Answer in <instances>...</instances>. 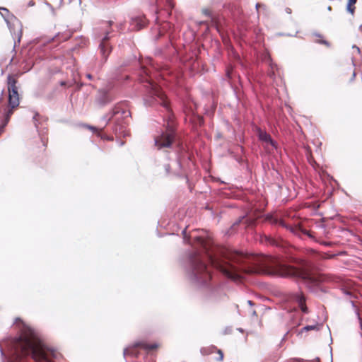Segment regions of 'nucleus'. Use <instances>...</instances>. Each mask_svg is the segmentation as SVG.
Here are the masks:
<instances>
[{"instance_id": "obj_1", "label": "nucleus", "mask_w": 362, "mask_h": 362, "mask_svg": "<svg viewBox=\"0 0 362 362\" xmlns=\"http://www.w3.org/2000/svg\"><path fill=\"white\" fill-rule=\"evenodd\" d=\"M187 227L182 231L183 241L192 248L187 255V273L190 282L201 291L206 305H215L226 296L218 272L235 281L243 280L247 274L257 272L255 269L244 264L240 254L217 257L210 239L187 234Z\"/></svg>"}, {"instance_id": "obj_2", "label": "nucleus", "mask_w": 362, "mask_h": 362, "mask_svg": "<svg viewBox=\"0 0 362 362\" xmlns=\"http://www.w3.org/2000/svg\"><path fill=\"white\" fill-rule=\"evenodd\" d=\"M136 63L141 66L139 80L141 83H145L144 86L147 91V95L144 99V105L151 106L154 103H158L166 110V113L163 115L164 129L161 130L160 134L155 137V146L158 150L171 148L177 139L174 115L170 109L165 95L160 86L153 80L149 69L141 65L139 62Z\"/></svg>"}, {"instance_id": "obj_3", "label": "nucleus", "mask_w": 362, "mask_h": 362, "mask_svg": "<svg viewBox=\"0 0 362 362\" xmlns=\"http://www.w3.org/2000/svg\"><path fill=\"white\" fill-rule=\"evenodd\" d=\"M282 267L286 269L287 276L300 281L310 292L318 294L328 291L327 288L323 285L327 278L315 272L306 262L298 261L296 264H282Z\"/></svg>"}, {"instance_id": "obj_4", "label": "nucleus", "mask_w": 362, "mask_h": 362, "mask_svg": "<svg viewBox=\"0 0 362 362\" xmlns=\"http://www.w3.org/2000/svg\"><path fill=\"white\" fill-rule=\"evenodd\" d=\"M8 83V106L4 108L2 115L4 117L5 123L9 122L11 115L13 114L14 110L19 106V94L18 87L16 86L17 80L12 76L8 75L7 77Z\"/></svg>"}, {"instance_id": "obj_5", "label": "nucleus", "mask_w": 362, "mask_h": 362, "mask_svg": "<svg viewBox=\"0 0 362 362\" xmlns=\"http://www.w3.org/2000/svg\"><path fill=\"white\" fill-rule=\"evenodd\" d=\"M264 221L270 223L272 225L281 226L286 228L287 230H288L290 232H291L294 235H296L301 238H303L304 236H307L312 239L314 238L313 235L309 231L305 230V228H303L300 226L288 225L284 222V221L281 218H280L277 216H275L274 214H267L264 217Z\"/></svg>"}, {"instance_id": "obj_6", "label": "nucleus", "mask_w": 362, "mask_h": 362, "mask_svg": "<svg viewBox=\"0 0 362 362\" xmlns=\"http://www.w3.org/2000/svg\"><path fill=\"white\" fill-rule=\"evenodd\" d=\"M158 347V344L157 343L148 344L145 341H136L132 345L125 348L123 351L124 357L127 355H131L134 357H137L139 354L137 351L138 349H142L146 351H152L155 350Z\"/></svg>"}, {"instance_id": "obj_7", "label": "nucleus", "mask_w": 362, "mask_h": 362, "mask_svg": "<svg viewBox=\"0 0 362 362\" xmlns=\"http://www.w3.org/2000/svg\"><path fill=\"white\" fill-rule=\"evenodd\" d=\"M110 31H106L103 37L100 40L98 45V50L103 58V63H105L110 54L112 52V47L109 42L110 39Z\"/></svg>"}, {"instance_id": "obj_8", "label": "nucleus", "mask_w": 362, "mask_h": 362, "mask_svg": "<svg viewBox=\"0 0 362 362\" xmlns=\"http://www.w3.org/2000/svg\"><path fill=\"white\" fill-rule=\"evenodd\" d=\"M153 12L155 15V23L158 25V35L157 39L163 36L165 33L170 32L173 28V25L168 21H163L161 24L160 11L157 6H154Z\"/></svg>"}, {"instance_id": "obj_9", "label": "nucleus", "mask_w": 362, "mask_h": 362, "mask_svg": "<svg viewBox=\"0 0 362 362\" xmlns=\"http://www.w3.org/2000/svg\"><path fill=\"white\" fill-rule=\"evenodd\" d=\"M285 300L289 303H295L303 313H308V308L305 305V297L302 293H290L285 296Z\"/></svg>"}, {"instance_id": "obj_10", "label": "nucleus", "mask_w": 362, "mask_h": 362, "mask_svg": "<svg viewBox=\"0 0 362 362\" xmlns=\"http://www.w3.org/2000/svg\"><path fill=\"white\" fill-rule=\"evenodd\" d=\"M115 99L112 92L106 88H100L95 95V103L99 107H104Z\"/></svg>"}, {"instance_id": "obj_11", "label": "nucleus", "mask_w": 362, "mask_h": 362, "mask_svg": "<svg viewBox=\"0 0 362 362\" xmlns=\"http://www.w3.org/2000/svg\"><path fill=\"white\" fill-rule=\"evenodd\" d=\"M120 114L124 118L127 117H131L130 111L122 107V104H117L114 108L109 112L108 115H105L103 119L106 121V124H108L110 121L117 115Z\"/></svg>"}, {"instance_id": "obj_12", "label": "nucleus", "mask_w": 362, "mask_h": 362, "mask_svg": "<svg viewBox=\"0 0 362 362\" xmlns=\"http://www.w3.org/2000/svg\"><path fill=\"white\" fill-rule=\"evenodd\" d=\"M259 240L261 243L275 247H282L284 240L281 238L273 237L265 234H259Z\"/></svg>"}, {"instance_id": "obj_13", "label": "nucleus", "mask_w": 362, "mask_h": 362, "mask_svg": "<svg viewBox=\"0 0 362 362\" xmlns=\"http://www.w3.org/2000/svg\"><path fill=\"white\" fill-rule=\"evenodd\" d=\"M240 223L244 224L245 228H253L256 224V220L252 217H247V216H240L236 220L230 227V230H235V228Z\"/></svg>"}, {"instance_id": "obj_14", "label": "nucleus", "mask_w": 362, "mask_h": 362, "mask_svg": "<svg viewBox=\"0 0 362 362\" xmlns=\"http://www.w3.org/2000/svg\"><path fill=\"white\" fill-rule=\"evenodd\" d=\"M257 134L259 140L266 144L271 145L274 148H277V143L272 138L271 135L267 132L257 128Z\"/></svg>"}, {"instance_id": "obj_15", "label": "nucleus", "mask_w": 362, "mask_h": 362, "mask_svg": "<svg viewBox=\"0 0 362 362\" xmlns=\"http://www.w3.org/2000/svg\"><path fill=\"white\" fill-rule=\"evenodd\" d=\"M147 20L145 16H136L132 18V25L133 28L140 30L147 24Z\"/></svg>"}, {"instance_id": "obj_16", "label": "nucleus", "mask_w": 362, "mask_h": 362, "mask_svg": "<svg viewBox=\"0 0 362 362\" xmlns=\"http://www.w3.org/2000/svg\"><path fill=\"white\" fill-rule=\"evenodd\" d=\"M0 13L7 23L8 28L11 31V28L9 23V17L11 16V18H15L14 16L10 14L8 9L5 7H0Z\"/></svg>"}, {"instance_id": "obj_17", "label": "nucleus", "mask_w": 362, "mask_h": 362, "mask_svg": "<svg viewBox=\"0 0 362 362\" xmlns=\"http://www.w3.org/2000/svg\"><path fill=\"white\" fill-rule=\"evenodd\" d=\"M191 121L193 125V128L197 129L198 127H200L204 124V118L203 117L199 115H194L192 118Z\"/></svg>"}, {"instance_id": "obj_18", "label": "nucleus", "mask_w": 362, "mask_h": 362, "mask_svg": "<svg viewBox=\"0 0 362 362\" xmlns=\"http://www.w3.org/2000/svg\"><path fill=\"white\" fill-rule=\"evenodd\" d=\"M260 59L262 62L267 63L269 66H271L272 68L273 66H276V64L272 62L270 54L267 52H263L260 54Z\"/></svg>"}, {"instance_id": "obj_19", "label": "nucleus", "mask_w": 362, "mask_h": 362, "mask_svg": "<svg viewBox=\"0 0 362 362\" xmlns=\"http://www.w3.org/2000/svg\"><path fill=\"white\" fill-rule=\"evenodd\" d=\"M357 0H348L347 4H346V11L351 15H354L355 11V6L354 5L356 4Z\"/></svg>"}, {"instance_id": "obj_20", "label": "nucleus", "mask_w": 362, "mask_h": 362, "mask_svg": "<svg viewBox=\"0 0 362 362\" xmlns=\"http://www.w3.org/2000/svg\"><path fill=\"white\" fill-rule=\"evenodd\" d=\"M275 69H277L276 66H273L272 68L269 66V69L267 71V76L272 80H274L276 78V74H275Z\"/></svg>"}, {"instance_id": "obj_21", "label": "nucleus", "mask_w": 362, "mask_h": 362, "mask_svg": "<svg viewBox=\"0 0 362 362\" xmlns=\"http://www.w3.org/2000/svg\"><path fill=\"white\" fill-rule=\"evenodd\" d=\"M202 13L206 16L210 18L212 22L216 23V21L215 18L212 16L211 11L208 8H203L202 10Z\"/></svg>"}, {"instance_id": "obj_22", "label": "nucleus", "mask_w": 362, "mask_h": 362, "mask_svg": "<svg viewBox=\"0 0 362 362\" xmlns=\"http://www.w3.org/2000/svg\"><path fill=\"white\" fill-rule=\"evenodd\" d=\"M21 37H22V30H21V29H20L18 33L17 40L14 39V45H13V52H15L16 47L20 43Z\"/></svg>"}, {"instance_id": "obj_23", "label": "nucleus", "mask_w": 362, "mask_h": 362, "mask_svg": "<svg viewBox=\"0 0 362 362\" xmlns=\"http://www.w3.org/2000/svg\"><path fill=\"white\" fill-rule=\"evenodd\" d=\"M314 329H317V325H306L302 328L301 332H303L304 331L307 332V331L314 330Z\"/></svg>"}, {"instance_id": "obj_24", "label": "nucleus", "mask_w": 362, "mask_h": 362, "mask_svg": "<svg viewBox=\"0 0 362 362\" xmlns=\"http://www.w3.org/2000/svg\"><path fill=\"white\" fill-rule=\"evenodd\" d=\"M355 314H356V317H357V319H358V322H359L360 328H361V331H362V320H361V317H360L359 310H358V309H356V310H355ZM360 335H361V337H362V332H361Z\"/></svg>"}, {"instance_id": "obj_25", "label": "nucleus", "mask_w": 362, "mask_h": 362, "mask_svg": "<svg viewBox=\"0 0 362 362\" xmlns=\"http://www.w3.org/2000/svg\"><path fill=\"white\" fill-rule=\"evenodd\" d=\"M83 126L84 127L91 130L93 133H96L98 132L97 127H95L94 126H91V125H89V124H83Z\"/></svg>"}, {"instance_id": "obj_26", "label": "nucleus", "mask_w": 362, "mask_h": 362, "mask_svg": "<svg viewBox=\"0 0 362 362\" xmlns=\"http://www.w3.org/2000/svg\"><path fill=\"white\" fill-rule=\"evenodd\" d=\"M57 37V35H56L54 37L46 38L45 40L42 42V45H45L46 43H49L54 40Z\"/></svg>"}, {"instance_id": "obj_27", "label": "nucleus", "mask_w": 362, "mask_h": 362, "mask_svg": "<svg viewBox=\"0 0 362 362\" xmlns=\"http://www.w3.org/2000/svg\"><path fill=\"white\" fill-rule=\"evenodd\" d=\"M317 43L321 44V45H325L327 47H329L330 46V43L328 41H327L326 40H317Z\"/></svg>"}, {"instance_id": "obj_28", "label": "nucleus", "mask_w": 362, "mask_h": 362, "mask_svg": "<svg viewBox=\"0 0 362 362\" xmlns=\"http://www.w3.org/2000/svg\"><path fill=\"white\" fill-rule=\"evenodd\" d=\"M256 10L258 11L259 8H262L263 9H266V6L264 4H262L259 3H257L255 5Z\"/></svg>"}, {"instance_id": "obj_29", "label": "nucleus", "mask_w": 362, "mask_h": 362, "mask_svg": "<svg viewBox=\"0 0 362 362\" xmlns=\"http://www.w3.org/2000/svg\"><path fill=\"white\" fill-rule=\"evenodd\" d=\"M117 131H119L120 134L123 133L124 132L123 125L119 124V125L117 126L115 132H117Z\"/></svg>"}, {"instance_id": "obj_30", "label": "nucleus", "mask_w": 362, "mask_h": 362, "mask_svg": "<svg viewBox=\"0 0 362 362\" xmlns=\"http://www.w3.org/2000/svg\"><path fill=\"white\" fill-rule=\"evenodd\" d=\"M218 354H219V357L217 358V361H222L223 358V353L221 349L218 350Z\"/></svg>"}, {"instance_id": "obj_31", "label": "nucleus", "mask_w": 362, "mask_h": 362, "mask_svg": "<svg viewBox=\"0 0 362 362\" xmlns=\"http://www.w3.org/2000/svg\"><path fill=\"white\" fill-rule=\"evenodd\" d=\"M164 168H165L166 174L168 175L170 173V164H165L164 165Z\"/></svg>"}, {"instance_id": "obj_32", "label": "nucleus", "mask_w": 362, "mask_h": 362, "mask_svg": "<svg viewBox=\"0 0 362 362\" xmlns=\"http://www.w3.org/2000/svg\"><path fill=\"white\" fill-rule=\"evenodd\" d=\"M343 291V293L346 296H351V292L348 290L347 288H343L341 289Z\"/></svg>"}, {"instance_id": "obj_33", "label": "nucleus", "mask_w": 362, "mask_h": 362, "mask_svg": "<svg viewBox=\"0 0 362 362\" xmlns=\"http://www.w3.org/2000/svg\"><path fill=\"white\" fill-rule=\"evenodd\" d=\"M38 116H39V114L37 112H35V115L33 117V119L35 127H37L36 121H37V117H38Z\"/></svg>"}, {"instance_id": "obj_34", "label": "nucleus", "mask_w": 362, "mask_h": 362, "mask_svg": "<svg viewBox=\"0 0 362 362\" xmlns=\"http://www.w3.org/2000/svg\"><path fill=\"white\" fill-rule=\"evenodd\" d=\"M334 257H335V255H329L325 254L324 256L322 257V258H324V259H329V258H332Z\"/></svg>"}, {"instance_id": "obj_35", "label": "nucleus", "mask_w": 362, "mask_h": 362, "mask_svg": "<svg viewBox=\"0 0 362 362\" xmlns=\"http://www.w3.org/2000/svg\"><path fill=\"white\" fill-rule=\"evenodd\" d=\"M84 84L83 83H78L76 84V90H80Z\"/></svg>"}, {"instance_id": "obj_36", "label": "nucleus", "mask_w": 362, "mask_h": 362, "mask_svg": "<svg viewBox=\"0 0 362 362\" xmlns=\"http://www.w3.org/2000/svg\"><path fill=\"white\" fill-rule=\"evenodd\" d=\"M321 244L323 245H325V246H330L332 245L331 243H329V242H321Z\"/></svg>"}, {"instance_id": "obj_37", "label": "nucleus", "mask_w": 362, "mask_h": 362, "mask_svg": "<svg viewBox=\"0 0 362 362\" xmlns=\"http://www.w3.org/2000/svg\"><path fill=\"white\" fill-rule=\"evenodd\" d=\"M35 5V1L33 0L29 1L28 6H33Z\"/></svg>"}, {"instance_id": "obj_38", "label": "nucleus", "mask_w": 362, "mask_h": 362, "mask_svg": "<svg viewBox=\"0 0 362 362\" xmlns=\"http://www.w3.org/2000/svg\"><path fill=\"white\" fill-rule=\"evenodd\" d=\"M45 4L47 5V6H48L52 11H54V8L53 6L48 2H45Z\"/></svg>"}, {"instance_id": "obj_39", "label": "nucleus", "mask_w": 362, "mask_h": 362, "mask_svg": "<svg viewBox=\"0 0 362 362\" xmlns=\"http://www.w3.org/2000/svg\"><path fill=\"white\" fill-rule=\"evenodd\" d=\"M177 146H178V148H180V150L181 151L185 150L184 147H183V146H182V144L181 143H178Z\"/></svg>"}, {"instance_id": "obj_40", "label": "nucleus", "mask_w": 362, "mask_h": 362, "mask_svg": "<svg viewBox=\"0 0 362 362\" xmlns=\"http://www.w3.org/2000/svg\"><path fill=\"white\" fill-rule=\"evenodd\" d=\"M86 76L89 80H92L93 79V76L90 74H86Z\"/></svg>"}, {"instance_id": "obj_41", "label": "nucleus", "mask_w": 362, "mask_h": 362, "mask_svg": "<svg viewBox=\"0 0 362 362\" xmlns=\"http://www.w3.org/2000/svg\"><path fill=\"white\" fill-rule=\"evenodd\" d=\"M177 163L180 168H182V163L179 158H177Z\"/></svg>"}, {"instance_id": "obj_42", "label": "nucleus", "mask_w": 362, "mask_h": 362, "mask_svg": "<svg viewBox=\"0 0 362 362\" xmlns=\"http://www.w3.org/2000/svg\"><path fill=\"white\" fill-rule=\"evenodd\" d=\"M356 73L354 71L351 78H350V81H353L355 79Z\"/></svg>"}, {"instance_id": "obj_43", "label": "nucleus", "mask_w": 362, "mask_h": 362, "mask_svg": "<svg viewBox=\"0 0 362 362\" xmlns=\"http://www.w3.org/2000/svg\"><path fill=\"white\" fill-rule=\"evenodd\" d=\"M59 84L62 86H65L66 85V83L64 81H60Z\"/></svg>"}, {"instance_id": "obj_44", "label": "nucleus", "mask_w": 362, "mask_h": 362, "mask_svg": "<svg viewBox=\"0 0 362 362\" xmlns=\"http://www.w3.org/2000/svg\"><path fill=\"white\" fill-rule=\"evenodd\" d=\"M291 9L290 8H286V12L288 14L291 13Z\"/></svg>"}, {"instance_id": "obj_45", "label": "nucleus", "mask_w": 362, "mask_h": 362, "mask_svg": "<svg viewBox=\"0 0 362 362\" xmlns=\"http://www.w3.org/2000/svg\"><path fill=\"white\" fill-rule=\"evenodd\" d=\"M288 332H287L284 334V336L283 337V338H282V339H281V341H283L286 340V336L288 334Z\"/></svg>"}, {"instance_id": "obj_46", "label": "nucleus", "mask_w": 362, "mask_h": 362, "mask_svg": "<svg viewBox=\"0 0 362 362\" xmlns=\"http://www.w3.org/2000/svg\"><path fill=\"white\" fill-rule=\"evenodd\" d=\"M247 303H248V305H250V306H252V305H254L253 302H252V300H247Z\"/></svg>"}, {"instance_id": "obj_47", "label": "nucleus", "mask_w": 362, "mask_h": 362, "mask_svg": "<svg viewBox=\"0 0 362 362\" xmlns=\"http://www.w3.org/2000/svg\"><path fill=\"white\" fill-rule=\"evenodd\" d=\"M315 36L317 37H322V35L320 34V33H314L313 34Z\"/></svg>"}, {"instance_id": "obj_48", "label": "nucleus", "mask_w": 362, "mask_h": 362, "mask_svg": "<svg viewBox=\"0 0 362 362\" xmlns=\"http://www.w3.org/2000/svg\"><path fill=\"white\" fill-rule=\"evenodd\" d=\"M330 356H331V362H332V348H330Z\"/></svg>"}, {"instance_id": "obj_49", "label": "nucleus", "mask_w": 362, "mask_h": 362, "mask_svg": "<svg viewBox=\"0 0 362 362\" xmlns=\"http://www.w3.org/2000/svg\"><path fill=\"white\" fill-rule=\"evenodd\" d=\"M107 23L110 26H112V25L113 24V21H109Z\"/></svg>"}, {"instance_id": "obj_50", "label": "nucleus", "mask_w": 362, "mask_h": 362, "mask_svg": "<svg viewBox=\"0 0 362 362\" xmlns=\"http://www.w3.org/2000/svg\"><path fill=\"white\" fill-rule=\"evenodd\" d=\"M3 94H4V90H1V95H0V101H1V99H2Z\"/></svg>"}, {"instance_id": "obj_51", "label": "nucleus", "mask_w": 362, "mask_h": 362, "mask_svg": "<svg viewBox=\"0 0 362 362\" xmlns=\"http://www.w3.org/2000/svg\"><path fill=\"white\" fill-rule=\"evenodd\" d=\"M353 48H356L358 52H360V49H359V48L357 46L354 45Z\"/></svg>"}, {"instance_id": "obj_52", "label": "nucleus", "mask_w": 362, "mask_h": 362, "mask_svg": "<svg viewBox=\"0 0 362 362\" xmlns=\"http://www.w3.org/2000/svg\"><path fill=\"white\" fill-rule=\"evenodd\" d=\"M351 305L353 308H356L355 303L354 301H351Z\"/></svg>"}, {"instance_id": "obj_53", "label": "nucleus", "mask_w": 362, "mask_h": 362, "mask_svg": "<svg viewBox=\"0 0 362 362\" xmlns=\"http://www.w3.org/2000/svg\"><path fill=\"white\" fill-rule=\"evenodd\" d=\"M164 13H165V15H167V16H170V13H169L168 11H164Z\"/></svg>"}, {"instance_id": "obj_54", "label": "nucleus", "mask_w": 362, "mask_h": 362, "mask_svg": "<svg viewBox=\"0 0 362 362\" xmlns=\"http://www.w3.org/2000/svg\"><path fill=\"white\" fill-rule=\"evenodd\" d=\"M164 71H166L168 74H170L171 73V71L169 69H166Z\"/></svg>"}, {"instance_id": "obj_55", "label": "nucleus", "mask_w": 362, "mask_h": 362, "mask_svg": "<svg viewBox=\"0 0 362 362\" xmlns=\"http://www.w3.org/2000/svg\"><path fill=\"white\" fill-rule=\"evenodd\" d=\"M238 330L240 332H243V329L242 328H238Z\"/></svg>"}, {"instance_id": "obj_56", "label": "nucleus", "mask_w": 362, "mask_h": 362, "mask_svg": "<svg viewBox=\"0 0 362 362\" xmlns=\"http://www.w3.org/2000/svg\"><path fill=\"white\" fill-rule=\"evenodd\" d=\"M327 10H328V11H332V7H331L330 6H329L327 7Z\"/></svg>"}, {"instance_id": "obj_57", "label": "nucleus", "mask_w": 362, "mask_h": 362, "mask_svg": "<svg viewBox=\"0 0 362 362\" xmlns=\"http://www.w3.org/2000/svg\"><path fill=\"white\" fill-rule=\"evenodd\" d=\"M47 99H48V100H51V99H52V95H48V96H47Z\"/></svg>"}, {"instance_id": "obj_58", "label": "nucleus", "mask_w": 362, "mask_h": 362, "mask_svg": "<svg viewBox=\"0 0 362 362\" xmlns=\"http://www.w3.org/2000/svg\"><path fill=\"white\" fill-rule=\"evenodd\" d=\"M295 361H296V362H300V361H302L303 360H302V359H295Z\"/></svg>"}, {"instance_id": "obj_59", "label": "nucleus", "mask_w": 362, "mask_h": 362, "mask_svg": "<svg viewBox=\"0 0 362 362\" xmlns=\"http://www.w3.org/2000/svg\"><path fill=\"white\" fill-rule=\"evenodd\" d=\"M156 1H157V0H152L151 3L155 4H156Z\"/></svg>"}, {"instance_id": "obj_60", "label": "nucleus", "mask_w": 362, "mask_h": 362, "mask_svg": "<svg viewBox=\"0 0 362 362\" xmlns=\"http://www.w3.org/2000/svg\"><path fill=\"white\" fill-rule=\"evenodd\" d=\"M359 29L362 32V24L360 25Z\"/></svg>"}, {"instance_id": "obj_61", "label": "nucleus", "mask_w": 362, "mask_h": 362, "mask_svg": "<svg viewBox=\"0 0 362 362\" xmlns=\"http://www.w3.org/2000/svg\"><path fill=\"white\" fill-rule=\"evenodd\" d=\"M160 74L162 75V76H164L165 73H164V72H163V73H161Z\"/></svg>"}, {"instance_id": "obj_62", "label": "nucleus", "mask_w": 362, "mask_h": 362, "mask_svg": "<svg viewBox=\"0 0 362 362\" xmlns=\"http://www.w3.org/2000/svg\"><path fill=\"white\" fill-rule=\"evenodd\" d=\"M60 4L63 2V0H59Z\"/></svg>"}, {"instance_id": "obj_63", "label": "nucleus", "mask_w": 362, "mask_h": 362, "mask_svg": "<svg viewBox=\"0 0 362 362\" xmlns=\"http://www.w3.org/2000/svg\"><path fill=\"white\" fill-rule=\"evenodd\" d=\"M253 315H256V311H253Z\"/></svg>"}]
</instances>
